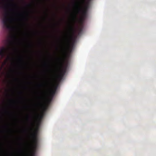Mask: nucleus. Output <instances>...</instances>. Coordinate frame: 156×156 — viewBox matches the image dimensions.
Segmentation results:
<instances>
[{
    "mask_svg": "<svg viewBox=\"0 0 156 156\" xmlns=\"http://www.w3.org/2000/svg\"><path fill=\"white\" fill-rule=\"evenodd\" d=\"M74 33L75 28L72 26L70 25L69 31L68 33L67 37L66 40V44L68 46V49L70 51H71L75 41V39L73 37Z\"/></svg>",
    "mask_w": 156,
    "mask_h": 156,
    "instance_id": "f257e3e1",
    "label": "nucleus"
},
{
    "mask_svg": "<svg viewBox=\"0 0 156 156\" xmlns=\"http://www.w3.org/2000/svg\"><path fill=\"white\" fill-rule=\"evenodd\" d=\"M76 0L78 2L76 4V7L78 10V12H81V16L80 21L81 23H83V20H84L87 16L88 6L86 5L83 7L81 6L82 4L84 3L83 0Z\"/></svg>",
    "mask_w": 156,
    "mask_h": 156,
    "instance_id": "f03ea898",
    "label": "nucleus"
},
{
    "mask_svg": "<svg viewBox=\"0 0 156 156\" xmlns=\"http://www.w3.org/2000/svg\"><path fill=\"white\" fill-rule=\"evenodd\" d=\"M32 133L30 134V137L32 139L31 147L32 150L29 156H34L35 150L37 145V131H33L32 129H31Z\"/></svg>",
    "mask_w": 156,
    "mask_h": 156,
    "instance_id": "7ed1b4c3",
    "label": "nucleus"
},
{
    "mask_svg": "<svg viewBox=\"0 0 156 156\" xmlns=\"http://www.w3.org/2000/svg\"><path fill=\"white\" fill-rule=\"evenodd\" d=\"M14 19L10 16V12L6 11L3 18L2 20L3 28L10 29L11 23Z\"/></svg>",
    "mask_w": 156,
    "mask_h": 156,
    "instance_id": "20e7f679",
    "label": "nucleus"
},
{
    "mask_svg": "<svg viewBox=\"0 0 156 156\" xmlns=\"http://www.w3.org/2000/svg\"><path fill=\"white\" fill-rule=\"evenodd\" d=\"M12 40L8 41L9 46L7 48L3 47L0 49V56L1 59L4 57L6 54L8 53L10 49L11 48V46L14 45L16 37H12Z\"/></svg>",
    "mask_w": 156,
    "mask_h": 156,
    "instance_id": "39448f33",
    "label": "nucleus"
},
{
    "mask_svg": "<svg viewBox=\"0 0 156 156\" xmlns=\"http://www.w3.org/2000/svg\"><path fill=\"white\" fill-rule=\"evenodd\" d=\"M61 68L60 69V73L58 76V78L59 79H62L64 75V74L66 69V68H63L62 64L61 62H60Z\"/></svg>",
    "mask_w": 156,
    "mask_h": 156,
    "instance_id": "423d86ee",
    "label": "nucleus"
},
{
    "mask_svg": "<svg viewBox=\"0 0 156 156\" xmlns=\"http://www.w3.org/2000/svg\"><path fill=\"white\" fill-rule=\"evenodd\" d=\"M34 117H36L37 119V123L38 124H40L41 119L43 117V115H42V114L41 115H37V114H35Z\"/></svg>",
    "mask_w": 156,
    "mask_h": 156,
    "instance_id": "0eeeda50",
    "label": "nucleus"
},
{
    "mask_svg": "<svg viewBox=\"0 0 156 156\" xmlns=\"http://www.w3.org/2000/svg\"><path fill=\"white\" fill-rule=\"evenodd\" d=\"M57 88V87H55V88L54 89H51L50 94L52 95H54L55 92Z\"/></svg>",
    "mask_w": 156,
    "mask_h": 156,
    "instance_id": "6e6552de",
    "label": "nucleus"
},
{
    "mask_svg": "<svg viewBox=\"0 0 156 156\" xmlns=\"http://www.w3.org/2000/svg\"><path fill=\"white\" fill-rule=\"evenodd\" d=\"M9 1L10 2V3H9L8 4H7L6 5H15V4L12 3L14 2L13 0H9Z\"/></svg>",
    "mask_w": 156,
    "mask_h": 156,
    "instance_id": "1a4fd4ad",
    "label": "nucleus"
},
{
    "mask_svg": "<svg viewBox=\"0 0 156 156\" xmlns=\"http://www.w3.org/2000/svg\"><path fill=\"white\" fill-rule=\"evenodd\" d=\"M51 81H48V83H45V86H46L50 88L51 86Z\"/></svg>",
    "mask_w": 156,
    "mask_h": 156,
    "instance_id": "9d476101",
    "label": "nucleus"
},
{
    "mask_svg": "<svg viewBox=\"0 0 156 156\" xmlns=\"http://www.w3.org/2000/svg\"><path fill=\"white\" fill-rule=\"evenodd\" d=\"M76 15H74V16L73 17V20H75L76 18Z\"/></svg>",
    "mask_w": 156,
    "mask_h": 156,
    "instance_id": "9b49d317",
    "label": "nucleus"
},
{
    "mask_svg": "<svg viewBox=\"0 0 156 156\" xmlns=\"http://www.w3.org/2000/svg\"><path fill=\"white\" fill-rule=\"evenodd\" d=\"M44 97H40V98L41 99H44Z\"/></svg>",
    "mask_w": 156,
    "mask_h": 156,
    "instance_id": "f8f14e48",
    "label": "nucleus"
},
{
    "mask_svg": "<svg viewBox=\"0 0 156 156\" xmlns=\"http://www.w3.org/2000/svg\"><path fill=\"white\" fill-rule=\"evenodd\" d=\"M31 4H28V5H27V6H29V7H31Z\"/></svg>",
    "mask_w": 156,
    "mask_h": 156,
    "instance_id": "ddd939ff",
    "label": "nucleus"
},
{
    "mask_svg": "<svg viewBox=\"0 0 156 156\" xmlns=\"http://www.w3.org/2000/svg\"><path fill=\"white\" fill-rule=\"evenodd\" d=\"M1 7V0H0V8Z\"/></svg>",
    "mask_w": 156,
    "mask_h": 156,
    "instance_id": "4468645a",
    "label": "nucleus"
},
{
    "mask_svg": "<svg viewBox=\"0 0 156 156\" xmlns=\"http://www.w3.org/2000/svg\"><path fill=\"white\" fill-rule=\"evenodd\" d=\"M26 20H27V21H28V18H26Z\"/></svg>",
    "mask_w": 156,
    "mask_h": 156,
    "instance_id": "2eb2a0df",
    "label": "nucleus"
},
{
    "mask_svg": "<svg viewBox=\"0 0 156 156\" xmlns=\"http://www.w3.org/2000/svg\"><path fill=\"white\" fill-rule=\"evenodd\" d=\"M39 105H41V103H40L39 104Z\"/></svg>",
    "mask_w": 156,
    "mask_h": 156,
    "instance_id": "dca6fc26",
    "label": "nucleus"
},
{
    "mask_svg": "<svg viewBox=\"0 0 156 156\" xmlns=\"http://www.w3.org/2000/svg\"><path fill=\"white\" fill-rule=\"evenodd\" d=\"M59 60L60 61H61V58H60V59H59Z\"/></svg>",
    "mask_w": 156,
    "mask_h": 156,
    "instance_id": "f3484780",
    "label": "nucleus"
},
{
    "mask_svg": "<svg viewBox=\"0 0 156 156\" xmlns=\"http://www.w3.org/2000/svg\"><path fill=\"white\" fill-rule=\"evenodd\" d=\"M9 58H11V57H8Z\"/></svg>",
    "mask_w": 156,
    "mask_h": 156,
    "instance_id": "a211bd4d",
    "label": "nucleus"
}]
</instances>
